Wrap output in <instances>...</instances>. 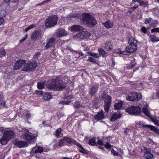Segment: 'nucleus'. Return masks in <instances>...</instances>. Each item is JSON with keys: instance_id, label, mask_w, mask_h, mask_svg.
Instances as JSON below:
<instances>
[{"instance_id": "47", "label": "nucleus", "mask_w": 159, "mask_h": 159, "mask_svg": "<svg viewBox=\"0 0 159 159\" xmlns=\"http://www.w3.org/2000/svg\"><path fill=\"white\" fill-rule=\"evenodd\" d=\"M88 61H89L92 62L94 63H96V60L93 57H89V59H88Z\"/></svg>"}, {"instance_id": "43", "label": "nucleus", "mask_w": 159, "mask_h": 159, "mask_svg": "<svg viewBox=\"0 0 159 159\" xmlns=\"http://www.w3.org/2000/svg\"><path fill=\"white\" fill-rule=\"evenodd\" d=\"M79 148H80L81 150H79L80 152L83 153H85L86 152V150L81 145L79 146Z\"/></svg>"}, {"instance_id": "59", "label": "nucleus", "mask_w": 159, "mask_h": 159, "mask_svg": "<svg viewBox=\"0 0 159 159\" xmlns=\"http://www.w3.org/2000/svg\"><path fill=\"white\" fill-rule=\"evenodd\" d=\"M111 152L113 153L114 155H117L118 154V152L115 151L114 149L111 150Z\"/></svg>"}, {"instance_id": "15", "label": "nucleus", "mask_w": 159, "mask_h": 159, "mask_svg": "<svg viewBox=\"0 0 159 159\" xmlns=\"http://www.w3.org/2000/svg\"><path fill=\"white\" fill-rule=\"evenodd\" d=\"M42 36V33L38 31H34L32 34L31 36L32 39H39Z\"/></svg>"}, {"instance_id": "33", "label": "nucleus", "mask_w": 159, "mask_h": 159, "mask_svg": "<svg viewBox=\"0 0 159 159\" xmlns=\"http://www.w3.org/2000/svg\"><path fill=\"white\" fill-rule=\"evenodd\" d=\"M44 82H39L37 84V87L39 89H42L44 87Z\"/></svg>"}, {"instance_id": "14", "label": "nucleus", "mask_w": 159, "mask_h": 159, "mask_svg": "<svg viewBox=\"0 0 159 159\" xmlns=\"http://www.w3.org/2000/svg\"><path fill=\"white\" fill-rule=\"evenodd\" d=\"M83 30V27L79 25H75L71 26V30L72 31L79 32Z\"/></svg>"}, {"instance_id": "57", "label": "nucleus", "mask_w": 159, "mask_h": 159, "mask_svg": "<svg viewBox=\"0 0 159 159\" xmlns=\"http://www.w3.org/2000/svg\"><path fill=\"white\" fill-rule=\"evenodd\" d=\"M106 93L105 92H103L101 97V99L103 100L106 97Z\"/></svg>"}, {"instance_id": "50", "label": "nucleus", "mask_w": 159, "mask_h": 159, "mask_svg": "<svg viewBox=\"0 0 159 159\" xmlns=\"http://www.w3.org/2000/svg\"><path fill=\"white\" fill-rule=\"evenodd\" d=\"M35 93L38 95L41 96L43 94V92L42 91H38L37 90L35 91Z\"/></svg>"}, {"instance_id": "62", "label": "nucleus", "mask_w": 159, "mask_h": 159, "mask_svg": "<svg viewBox=\"0 0 159 159\" xmlns=\"http://www.w3.org/2000/svg\"><path fill=\"white\" fill-rule=\"evenodd\" d=\"M139 5H135L132 7L130 8V9L134 11L135 9L138 8Z\"/></svg>"}, {"instance_id": "13", "label": "nucleus", "mask_w": 159, "mask_h": 159, "mask_svg": "<svg viewBox=\"0 0 159 159\" xmlns=\"http://www.w3.org/2000/svg\"><path fill=\"white\" fill-rule=\"evenodd\" d=\"M55 39L52 38H50L47 42L46 44L45 47V49H48L52 47L55 43Z\"/></svg>"}, {"instance_id": "18", "label": "nucleus", "mask_w": 159, "mask_h": 159, "mask_svg": "<svg viewBox=\"0 0 159 159\" xmlns=\"http://www.w3.org/2000/svg\"><path fill=\"white\" fill-rule=\"evenodd\" d=\"M142 126L143 127H148L150 128L152 131H154L156 133L159 134V129L155 126L151 125H143Z\"/></svg>"}, {"instance_id": "35", "label": "nucleus", "mask_w": 159, "mask_h": 159, "mask_svg": "<svg viewBox=\"0 0 159 159\" xmlns=\"http://www.w3.org/2000/svg\"><path fill=\"white\" fill-rule=\"evenodd\" d=\"M73 106L75 109H78L80 107L82 106L80 102H79L76 101L73 104Z\"/></svg>"}, {"instance_id": "34", "label": "nucleus", "mask_w": 159, "mask_h": 159, "mask_svg": "<svg viewBox=\"0 0 159 159\" xmlns=\"http://www.w3.org/2000/svg\"><path fill=\"white\" fill-rule=\"evenodd\" d=\"M5 104V102L3 100V94L1 93L0 95V105L4 106Z\"/></svg>"}, {"instance_id": "63", "label": "nucleus", "mask_w": 159, "mask_h": 159, "mask_svg": "<svg viewBox=\"0 0 159 159\" xmlns=\"http://www.w3.org/2000/svg\"><path fill=\"white\" fill-rule=\"evenodd\" d=\"M6 131H6V130L5 129L3 128L0 127V131L3 133V134L5 132H6Z\"/></svg>"}, {"instance_id": "26", "label": "nucleus", "mask_w": 159, "mask_h": 159, "mask_svg": "<svg viewBox=\"0 0 159 159\" xmlns=\"http://www.w3.org/2000/svg\"><path fill=\"white\" fill-rule=\"evenodd\" d=\"M123 103L122 102H120L116 103L114 105V109L116 110H120L122 107Z\"/></svg>"}, {"instance_id": "23", "label": "nucleus", "mask_w": 159, "mask_h": 159, "mask_svg": "<svg viewBox=\"0 0 159 159\" xmlns=\"http://www.w3.org/2000/svg\"><path fill=\"white\" fill-rule=\"evenodd\" d=\"M98 87L97 86H93L90 90L89 93L91 96H93L96 92Z\"/></svg>"}, {"instance_id": "28", "label": "nucleus", "mask_w": 159, "mask_h": 159, "mask_svg": "<svg viewBox=\"0 0 159 159\" xmlns=\"http://www.w3.org/2000/svg\"><path fill=\"white\" fill-rule=\"evenodd\" d=\"M103 24L105 27L108 28H112L113 26V23L109 21L103 23Z\"/></svg>"}, {"instance_id": "30", "label": "nucleus", "mask_w": 159, "mask_h": 159, "mask_svg": "<svg viewBox=\"0 0 159 159\" xmlns=\"http://www.w3.org/2000/svg\"><path fill=\"white\" fill-rule=\"evenodd\" d=\"M150 40L152 42H157L159 41V39L155 35H149Z\"/></svg>"}, {"instance_id": "17", "label": "nucleus", "mask_w": 159, "mask_h": 159, "mask_svg": "<svg viewBox=\"0 0 159 159\" xmlns=\"http://www.w3.org/2000/svg\"><path fill=\"white\" fill-rule=\"evenodd\" d=\"M139 109V106H131L125 109V111L130 115H133L134 112V110H138Z\"/></svg>"}, {"instance_id": "44", "label": "nucleus", "mask_w": 159, "mask_h": 159, "mask_svg": "<svg viewBox=\"0 0 159 159\" xmlns=\"http://www.w3.org/2000/svg\"><path fill=\"white\" fill-rule=\"evenodd\" d=\"M90 55L96 58L98 57L100 55L98 53H95L94 52H90L89 53Z\"/></svg>"}, {"instance_id": "40", "label": "nucleus", "mask_w": 159, "mask_h": 159, "mask_svg": "<svg viewBox=\"0 0 159 159\" xmlns=\"http://www.w3.org/2000/svg\"><path fill=\"white\" fill-rule=\"evenodd\" d=\"M80 15L79 14H70L68 16V17L70 18H78L80 16Z\"/></svg>"}, {"instance_id": "48", "label": "nucleus", "mask_w": 159, "mask_h": 159, "mask_svg": "<svg viewBox=\"0 0 159 159\" xmlns=\"http://www.w3.org/2000/svg\"><path fill=\"white\" fill-rule=\"evenodd\" d=\"M152 20V18H147L145 19L144 23L145 24H149L151 22Z\"/></svg>"}, {"instance_id": "53", "label": "nucleus", "mask_w": 159, "mask_h": 159, "mask_svg": "<svg viewBox=\"0 0 159 159\" xmlns=\"http://www.w3.org/2000/svg\"><path fill=\"white\" fill-rule=\"evenodd\" d=\"M6 14V11L3 10H0V16H5Z\"/></svg>"}, {"instance_id": "6", "label": "nucleus", "mask_w": 159, "mask_h": 159, "mask_svg": "<svg viewBox=\"0 0 159 159\" xmlns=\"http://www.w3.org/2000/svg\"><path fill=\"white\" fill-rule=\"evenodd\" d=\"M23 131L25 133L24 134V136L25 137V139L26 141V142L28 143L29 144L32 143L34 142L37 135L36 134V136L31 135L28 133H30L29 131L26 129H23Z\"/></svg>"}, {"instance_id": "64", "label": "nucleus", "mask_w": 159, "mask_h": 159, "mask_svg": "<svg viewBox=\"0 0 159 159\" xmlns=\"http://www.w3.org/2000/svg\"><path fill=\"white\" fill-rule=\"evenodd\" d=\"M124 131L125 134H127L129 132V129L127 128H125L124 129Z\"/></svg>"}, {"instance_id": "22", "label": "nucleus", "mask_w": 159, "mask_h": 159, "mask_svg": "<svg viewBox=\"0 0 159 159\" xmlns=\"http://www.w3.org/2000/svg\"><path fill=\"white\" fill-rule=\"evenodd\" d=\"M121 116V115L119 113L116 112L114 113L110 118L111 121H114L120 118Z\"/></svg>"}, {"instance_id": "20", "label": "nucleus", "mask_w": 159, "mask_h": 159, "mask_svg": "<svg viewBox=\"0 0 159 159\" xmlns=\"http://www.w3.org/2000/svg\"><path fill=\"white\" fill-rule=\"evenodd\" d=\"M150 118L151 121L154 124L157 126H159V116H154L152 117L151 116Z\"/></svg>"}, {"instance_id": "49", "label": "nucleus", "mask_w": 159, "mask_h": 159, "mask_svg": "<svg viewBox=\"0 0 159 159\" xmlns=\"http://www.w3.org/2000/svg\"><path fill=\"white\" fill-rule=\"evenodd\" d=\"M124 51V50L123 51H121L120 49H117L115 50V52L116 53H119L120 54H122L123 55V52Z\"/></svg>"}, {"instance_id": "27", "label": "nucleus", "mask_w": 159, "mask_h": 159, "mask_svg": "<svg viewBox=\"0 0 159 159\" xmlns=\"http://www.w3.org/2000/svg\"><path fill=\"white\" fill-rule=\"evenodd\" d=\"M61 129L59 128L58 129L55 133V135L58 138H60L63 136V134L61 133Z\"/></svg>"}, {"instance_id": "37", "label": "nucleus", "mask_w": 159, "mask_h": 159, "mask_svg": "<svg viewBox=\"0 0 159 159\" xmlns=\"http://www.w3.org/2000/svg\"><path fill=\"white\" fill-rule=\"evenodd\" d=\"M139 109L138 110H134V113H133V115H138L141 113V109L140 107H139Z\"/></svg>"}, {"instance_id": "5", "label": "nucleus", "mask_w": 159, "mask_h": 159, "mask_svg": "<svg viewBox=\"0 0 159 159\" xmlns=\"http://www.w3.org/2000/svg\"><path fill=\"white\" fill-rule=\"evenodd\" d=\"M90 36V33L87 31H82L77 34L73 37L74 39L80 41L83 39H87Z\"/></svg>"}, {"instance_id": "7", "label": "nucleus", "mask_w": 159, "mask_h": 159, "mask_svg": "<svg viewBox=\"0 0 159 159\" xmlns=\"http://www.w3.org/2000/svg\"><path fill=\"white\" fill-rule=\"evenodd\" d=\"M142 98V95L139 93H133L130 96L126 98L127 100L131 101H138Z\"/></svg>"}, {"instance_id": "58", "label": "nucleus", "mask_w": 159, "mask_h": 159, "mask_svg": "<svg viewBox=\"0 0 159 159\" xmlns=\"http://www.w3.org/2000/svg\"><path fill=\"white\" fill-rule=\"evenodd\" d=\"M103 146L106 148H110L111 146L108 143H106L105 144H103Z\"/></svg>"}, {"instance_id": "29", "label": "nucleus", "mask_w": 159, "mask_h": 159, "mask_svg": "<svg viewBox=\"0 0 159 159\" xmlns=\"http://www.w3.org/2000/svg\"><path fill=\"white\" fill-rule=\"evenodd\" d=\"M88 143L91 146H98L96 142L95 138H93L90 139Z\"/></svg>"}, {"instance_id": "45", "label": "nucleus", "mask_w": 159, "mask_h": 159, "mask_svg": "<svg viewBox=\"0 0 159 159\" xmlns=\"http://www.w3.org/2000/svg\"><path fill=\"white\" fill-rule=\"evenodd\" d=\"M65 142V140L64 139V137L62 139H60L59 140V147H61L63 145V143H64Z\"/></svg>"}, {"instance_id": "4", "label": "nucleus", "mask_w": 159, "mask_h": 159, "mask_svg": "<svg viewBox=\"0 0 159 159\" xmlns=\"http://www.w3.org/2000/svg\"><path fill=\"white\" fill-rule=\"evenodd\" d=\"M58 19L57 16H53L48 18L45 22L46 27L50 28L56 25L57 23Z\"/></svg>"}, {"instance_id": "12", "label": "nucleus", "mask_w": 159, "mask_h": 159, "mask_svg": "<svg viewBox=\"0 0 159 159\" xmlns=\"http://www.w3.org/2000/svg\"><path fill=\"white\" fill-rule=\"evenodd\" d=\"M67 34L66 30L62 28H59L57 30L56 36L57 37H61L66 35Z\"/></svg>"}, {"instance_id": "2", "label": "nucleus", "mask_w": 159, "mask_h": 159, "mask_svg": "<svg viewBox=\"0 0 159 159\" xmlns=\"http://www.w3.org/2000/svg\"><path fill=\"white\" fill-rule=\"evenodd\" d=\"M82 17L83 24L88 26L94 27L97 23L95 18L91 16L89 13L83 14Z\"/></svg>"}, {"instance_id": "42", "label": "nucleus", "mask_w": 159, "mask_h": 159, "mask_svg": "<svg viewBox=\"0 0 159 159\" xmlns=\"http://www.w3.org/2000/svg\"><path fill=\"white\" fill-rule=\"evenodd\" d=\"M70 102V101H62L59 102L58 103L59 104H61L62 105H68Z\"/></svg>"}, {"instance_id": "52", "label": "nucleus", "mask_w": 159, "mask_h": 159, "mask_svg": "<svg viewBox=\"0 0 159 159\" xmlns=\"http://www.w3.org/2000/svg\"><path fill=\"white\" fill-rule=\"evenodd\" d=\"M147 30V28L144 26L141 29V31L144 34H146Z\"/></svg>"}, {"instance_id": "46", "label": "nucleus", "mask_w": 159, "mask_h": 159, "mask_svg": "<svg viewBox=\"0 0 159 159\" xmlns=\"http://www.w3.org/2000/svg\"><path fill=\"white\" fill-rule=\"evenodd\" d=\"M144 148L145 151L144 153V155L151 152V150L150 148Z\"/></svg>"}, {"instance_id": "61", "label": "nucleus", "mask_w": 159, "mask_h": 159, "mask_svg": "<svg viewBox=\"0 0 159 159\" xmlns=\"http://www.w3.org/2000/svg\"><path fill=\"white\" fill-rule=\"evenodd\" d=\"M4 16H0V25H1L4 22V20L3 17Z\"/></svg>"}, {"instance_id": "31", "label": "nucleus", "mask_w": 159, "mask_h": 159, "mask_svg": "<svg viewBox=\"0 0 159 159\" xmlns=\"http://www.w3.org/2000/svg\"><path fill=\"white\" fill-rule=\"evenodd\" d=\"M111 98L110 96L108 95L106 97L105 100V104H111Z\"/></svg>"}, {"instance_id": "56", "label": "nucleus", "mask_w": 159, "mask_h": 159, "mask_svg": "<svg viewBox=\"0 0 159 159\" xmlns=\"http://www.w3.org/2000/svg\"><path fill=\"white\" fill-rule=\"evenodd\" d=\"M148 4V2H144L142 1L141 2H140V6H143L144 7H145Z\"/></svg>"}, {"instance_id": "32", "label": "nucleus", "mask_w": 159, "mask_h": 159, "mask_svg": "<svg viewBox=\"0 0 159 159\" xmlns=\"http://www.w3.org/2000/svg\"><path fill=\"white\" fill-rule=\"evenodd\" d=\"M64 139L65 140V141H66L69 144H70L72 143V140L73 139L70 138L68 136L64 137Z\"/></svg>"}, {"instance_id": "60", "label": "nucleus", "mask_w": 159, "mask_h": 159, "mask_svg": "<svg viewBox=\"0 0 159 159\" xmlns=\"http://www.w3.org/2000/svg\"><path fill=\"white\" fill-rule=\"evenodd\" d=\"M97 144H98L99 145H103V143H102V141L101 140H100V139H98L97 142Z\"/></svg>"}, {"instance_id": "41", "label": "nucleus", "mask_w": 159, "mask_h": 159, "mask_svg": "<svg viewBox=\"0 0 159 159\" xmlns=\"http://www.w3.org/2000/svg\"><path fill=\"white\" fill-rule=\"evenodd\" d=\"M110 105L111 104L104 103V109L106 112L108 111Z\"/></svg>"}, {"instance_id": "54", "label": "nucleus", "mask_w": 159, "mask_h": 159, "mask_svg": "<svg viewBox=\"0 0 159 159\" xmlns=\"http://www.w3.org/2000/svg\"><path fill=\"white\" fill-rule=\"evenodd\" d=\"M154 32L159 33V28H154L151 30V33H153Z\"/></svg>"}, {"instance_id": "51", "label": "nucleus", "mask_w": 159, "mask_h": 159, "mask_svg": "<svg viewBox=\"0 0 159 159\" xmlns=\"http://www.w3.org/2000/svg\"><path fill=\"white\" fill-rule=\"evenodd\" d=\"M34 27V25H31L30 26H29L27 27L25 29V32H27V31H28V30H30V29L33 28Z\"/></svg>"}, {"instance_id": "25", "label": "nucleus", "mask_w": 159, "mask_h": 159, "mask_svg": "<svg viewBox=\"0 0 159 159\" xmlns=\"http://www.w3.org/2000/svg\"><path fill=\"white\" fill-rule=\"evenodd\" d=\"M52 98V96L49 93H46L43 95V99L45 101H48Z\"/></svg>"}, {"instance_id": "10", "label": "nucleus", "mask_w": 159, "mask_h": 159, "mask_svg": "<svg viewBox=\"0 0 159 159\" xmlns=\"http://www.w3.org/2000/svg\"><path fill=\"white\" fill-rule=\"evenodd\" d=\"M24 66H26L25 61L23 60H19L15 63L14 66V69L15 70H17L21 69Z\"/></svg>"}, {"instance_id": "39", "label": "nucleus", "mask_w": 159, "mask_h": 159, "mask_svg": "<svg viewBox=\"0 0 159 159\" xmlns=\"http://www.w3.org/2000/svg\"><path fill=\"white\" fill-rule=\"evenodd\" d=\"M98 52L100 55H101L103 57H104L105 55V52L102 48H99L98 50Z\"/></svg>"}, {"instance_id": "11", "label": "nucleus", "mask_w": 159, "mask_h": 159, "mask_svg": "<svg viewBox=\"0 0 159 159\" xmlns=\"http://www.w3.org/2000/svg\"><path fill=\"white\" fill-rule=\"evenodd\" d=\"M14 144L20 148L25 147L28 145L27 143L23 141H16L14 142Z\"/></svg>"}, {"instance_id": "8", "label": "nucleus", "mask_w": 159, "mask_h": 159, "mask_svg": "<svg viewBox=\"0 0 159 159\" xmlns=\"http://www.w3.org/2000/svg\"><path fill=\"white\" fill-rule=\"evenodd\" d=\"M137 46L133 45H128L123 52V55H130V53L135 52L137 50Z\"/></svg>"}, {"instance_id": "3", "label": "nucleus", "mask_w": 159, "mask_h": 159, "mask_svg": "<svg viewBox=\"0 0 159 159\" xmlns=\"http://www.w3.org/2000/svg\"><path fill=\"white\" fill-rule=\"evenodd\" d=\"M14 132L11 130L7 131L3 134V136L0 139V143L2 145H6L8 141L14 138Z\"/></svg>"}, {"instance_id": "24", "label": "nucleus", "mask_w": 159, "mask_h": 159, "mask_svg": "<svg viewBox=\"0 0 159 159\" xmlns=\"http://www.w3.org/2000/svg\"><path fill=\"white\" fill-rule=\"evenodd\" d=\"M112 48V44L111 42H109L106 43L105 49L107 51L111 50Z\"/></svg>"}, {"instance_id": "55", "label": "nucleus", "mask_w": 159, "mask_h": 159, "mask_svg": "<svg viewBox=\"0 0 159 159\" xmlns=\"http://www.w3.org/2000/svg\"><path fill=\"white\" fill-rule=\"evenodd\" d=\"M74 143L75 145L77 146L78 147L80 146L81 145L79 143L76 142L75 140L74 139H72V143Z\"/></svg>"}, {"instance_id": "21", "label": "nucleus", "mask_w": 159, "mask_h": 159, "mask_svg": "<svg viewBox=\"0 0 159 159\" xmlns=\"http://www.w3.org/2000/svg\"><path fill=\"white\" fill-rule=\"evenodd\" d=\"M128 43L129 45L137 46V41L132 37H130L129 38Z\"/></svg>"}, {"instance_id": "36", "label": "nucleus", "mask_w": 159, "mask_h": 159, "mask_svg": "<svg viewBox=\"0 0 159 159\" xmlns=\"http://www.w3.org/2000/svg\"><path fill=\"white\" fill-rule=\"evenodd\" d=\"M43 148L42 147H39L37 148V149L35 150L34 152L35 153H41L43 152Z\"/></svg>"}, {"instance_id": "9", "label": "nucleus", "mask_w": 159, "mask_h": 159, "mask_svg": "<svg viewBox=\"0 0 159 159\" xmlns=\"http://www.w3.org/2000/svg\"><path fill=\"white\" fill-rule=\"evenodd\" d=\"M37 66V62L34 61H32L30 63L27 64L26 66H24L22 70L25 71L31 70L35 68Z\"/></svg>"}, {"instance_id": "1", "label": "nucleus", "mask_w": 159, "mask_h": 159, "mask_svg": "<svg viewBox=\"0 0 159 159\" xmlns=\"http://www.w3.org/2000/svg\"><path fill=\"white\" fill-rule=\"evenodd\" d=\"M47 88L51 90L61 91L65 88V86L62 81L58 80L57 77L52 80L51 83L48 85Z\"/></svg>"}, {"instance_id": "16", "label": "nucleus", "mask_w": 159, "mask_h": 159, "mask_svg": "<svg viewBox=\"0 0 159 159\" xmlns=\"http://www.w3.org/2000/svg\"><path fill=\"white\" fill-rule=\"evenodd\" d=\"M143 112L147 116L151 117V114L150 113V108L147 105H144L142 108Z\"/></svg>"}, {"instance_id": "19", "label": "nucleus", "mask_w": 159, "mask_h": 159, "mask_svg": "<svg viewBox=\"0 0 159 159\" xmlns=\"http://www.w3.org/2000/svg\"><path fill=\"white\" fill-rule=\"evenodd\" d=\"M105 115L103 113V111L102 110L98 112L97 114L95 116L94 118L97 120H101L104 118Z\"/></svg>"}, {"instance_id": "38", "label": "nucleus", "mask_w": 159, "mask_h": 159, "mask_svg": "<svg viewBox=\"0 0 159 159\" xmlns=\"http://www.w3.org/2000/svg\"><path fill=\"white\" fill-rule=\"evenodd\" d=\"M153 157V155L152 153H151V152L144 156V157L146 159H151Z\"/></svg>"}]
</instances>
